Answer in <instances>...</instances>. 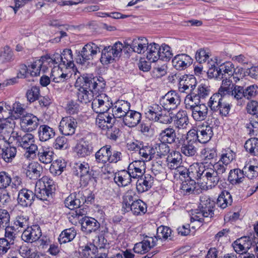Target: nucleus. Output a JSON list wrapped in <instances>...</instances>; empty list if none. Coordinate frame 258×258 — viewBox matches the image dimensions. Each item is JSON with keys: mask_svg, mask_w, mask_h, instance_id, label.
<instances>
[{"mask_svg": "<svg viewBox=\"0 0 258 258\" xmlns=\"http://www.w3.org/2000/svg\"><path fill=\"white\" fill-rule=\"evenodd\" d=\"M136 183L137 190L139 193H143L151 188L153 183V177L147 174L138 178Z\"/></svg>", "mask_w": 258, "mask_h": 258, "instance_id": "obj_21", "label": "nucleus"}, {"mask_svg": "<svg viewBox=\"0 0 258 258\" xmlns=\"http://www.w3.org/2000/svg\"><path fill=\"white\" fill-rule=\"evenodd\" d=\"M86 202L85 197L83 192H75L71 194L64 200L66 207L70 210L79 208Z\"/></svg>", "mask_w": 258, "mask_h": 258, "instance_id": "obj_11", "label": "nucleus"}, {"mask_svg": "<svg viewBox=\"0 0 258 258\" xmlns=\"http://www.w3.org/2000/svg\"><path fill=\"white\" fill-rule=\"evenodd\" d=\"M13 143L26 150L24 156L26 158L32 159L35 157L38 147L35 144L34 137L32 134H22L20 131H14L9 138V144Z\"/></svg>", "mask_w": 258, "mask_h": 258, "instance_id": "obj_1", "label": "nucleus"}, {"mask_svg": "<svg viewBox=\"0 0 258 258\" xmlns=\"http://www.w3.org/2000/svg\"><path fill=\"white\" fill-rule=\"evenodd\" d=\"M42 56L40 59H37L31 63L29 66V70L30 76L32 77H37L40 75L41 70L44 72L47 70L45 65L43 63Z\"/></svg>", "mask_w": 258, "mask_h": 258, "instance_id": "obj_34", "label": "nucleus"}, {"mask_svg": "<svg viewBox=\"0 0 258 258\" xmlns=\"http://www.w3.org/2000/svg\"><path fill=\"white\" fill-rule=\"evenodd\" d=\"M139 151L140 155L146 161L152 160L156 152L155 149L150 146L140 147Z\"/></svg>", "mask_w": 258, "mask_h": 258, "instance_id": "obj_57", "label": "nucleus"}, {"mask_svg": "<svg viewBox=\"0 0 258 258\" xmlns=\"http://www.w3.org/2000/svg\"><path fill=\"white\" fill-rule=\"evenodd\" d=\"M223 96L219 92L214 94L210 98L208 103L207 106L210 110L213 112H217L218 109L221 104L222 101L223 100Z\"/></svg>", "mask_w": 258, "mask_h": 258, "instance_id": "obj_45", "label": "nucleus"}, {"mask_svg": "<svg viewBox=\"0 0 258 258\" xmlns=\"http://www.w3.org/2000/svg\"><path fill=\"white\" fill-rule=\"evenodd\" d=\"M72 51L70 49H65L60 54L61 69H74L75 64L73 60Z\"/></svg>", "mask_w": 258, "mask_h": 258, "instance_id": "obj_23", "label": "nucleus"}, {"mask_svg": "<svg viewBox=\"0 0 258 258\" xmlns=\"http://www.w3.org/2000/svg\"><path fill=\"white\" fill-rule=\"evenodd\" d=\"M235 153L229 148L222 151L219 161L228 165L235 158Z\"/></svg>", "mask_w": 258, "mask_h": 258, "instance_id": "obj_59", "label": "nucleus"}, {"mask_svg": "<svg viewBox=\"0 0 258 258\" xmlns=\"http://www.w3.org/2000/svg\"><path fill=\"white\" fill-rule=\"evenodd\" d=\"M73 170L76 175L80 177L81 185L86 186L92 178L88 163L85 162H76L74 164Z\"/></svg>", "mask_w": 258, "mask_h": 258, "instance_id": "obj_6", "label": "nucleus"}, {"mask_svg": "<svg viewBox=\"0 0 258 258\" xmlns=\"http://www.w3.org/2000/svg\"><path fill=\"white\" fill-rule=\"evenodd\" d=\"M200 99L196 94L190 93L186 95L184 99L185 108L190 110L200 104Z\"/></svg>", "mask_w": 258, "mask_h": 258, "instance_id": "obj_52", "label": "nucleus"}, {"mask_svg": "<svg viewBox=\"0 0 258 258\" xmlns=\"http://www.w3.org/2000/svg\"><path fill=\"white\" fill-rule=\"evenodd\" d=\"M99 227V223L94 218L85 217L82 220L81 228L82 231L86 233L94 232Z\"/></svg>", "mask_w": 258, "mask_h": 258, "instance_id": "obj_25", "label": "nucleus"}, {"mask_svg": "<svg viewBox=\"0 0 258 258\" xmlns=\"http://www.w3.org/2000/svg\"><path fill=\"white\" fill-rule=\"evenodd\" d=\"M37 187L44 188L50 191L54 192L55 190V184L54 181L48 176H43L36 183Z\"/></svg>", "mask_w": 258, "mask_h": 258, "instance_id": "obj_50", "label": "nucleus"}, {"mask_svg": "<svg viewBox=\"0 0 258 258\" xmlns=\"http://www.w3.org/2000/svg\"><path fill=\"white\" fill-rule=\"evenodd\" d=\"M40 96V89L39 87L33 86L29 89L26 94L27 100L30 102H33L39 99Z\"/></svg>", "mask_w": 258, "mask_h": 258, "instance_id": "obj_62", "label": "nucleus"}, {"mask_svg": "<svg viewBox=\"0 0 258 258\" xmlns=\"http://www.w3.org/2000/svg\"><path fill=\"white\" fill-rule=\"evenodd\" d=\"M105 85L102 78H92L85 75L78 77L76 82V86H80L85 89L92 90L95 95H97L99 92L102 91Z\"/></svg>", "mask_w": 258, "mask_h": 258, "instance_id": "obj_4", "label": "nucleus"}, {"mask_svg": "<svg viewBox=\"0 0 258 258\" xmlns=\"http://www.w3.org/2000/svg\"><path fill=\"white\" fill-rule=\"evenodd\" d=\"M232 203V196L227 191H222L218 196L217 200V205L221 209H225Z\"/></svg>", "mask_w": 258, "mask_h": 258, "instance_id": "obj_46", "label": "nucleus"}, {"mask_svg": "<svg viewBox=\"0 0 258 258\" xmlns=\"http://www.w3.org/2000/svg\"><path fill=\"white\" fill-rule=\"evenodd\" d=\"M42 167L38 162H32L27 167L26 174L30 179H38L42 172Z\"/></svg>", "mask_w": 258, "mask_h": 258, "instance_id": "obj_36", "label": "nucleus"}, {"mask_svg": "<svg viewBox=\"0 0 258 258\" xmlns=\"http://www.w3.org/2000/svg\"><path fill=\"white\" fill-rule=\"evenodd\" d=\"M53 192L50 191L49 190H47V189H45L44 188H40V187H37V184L35 185V197H37V198L42 200H48V199L52 196V194Z\"/></svg>", "mask_w": 258, "mask_h": 258, "instance_id": "obj_60", "label": "nucleus"}, {"mask_svg": "<svg viewBox=\"0 0 258 258\" xmlns=\"http://www.w3.org/2000/svg\"><path fill=\"white\" fill-rule=\"evenodd\" d=\"M42 58L44 61L43 63L44 65H45L47 69L48 67H51L53 66V67H57L60 68L59 53H55L51 56L48 55L43 56Z\"/></svg>", "mask_w": 258, "mask_h": 258, "instance_id": "obj_48", "label": "nucleus"}, {"mask_svg": "<svg viewBox=\"0 0 258 258\" xmlns=\"http://www.w3.org/2000/svg\"><path fill=\"white\" fill-rule=\"evenodd\" d=\"M77 126L76 119L71 116L65 117L60 121L59 130L64 136H71L75 133Z\"/></svg>", "mask_w": 258, "mask_h": 258, "instance_id": "obj_12", "label": "nucleus"}, {"mask_svg": "<svg viewBox=\"0 0 258 258\" xmlns=\"http://www.w3.org/2000/svg\"><path fill=\"white\" fill-rule=\"evenodd\" d=\"M66 167V163L63 159H59L55 160L50 167V172L55 175H60Z\"/></svg>", "mask_w": 258, "mask_h": 258, "instance_id": "obj_53", "label": "nucleus"}, {"mask_svg": "<svg viewBox=\"0 0 258 258\" xmlns=\"http://www.w3.org/2000/svg\"><path fill=\"white\" fill-rule=\"evenodd\" d=\"M111 146L106 145L101 147L95 153V159L97 162L105 164L108 162Z\"/></svg>", "mask_w": 258, "mask_h": 258, "instance_id": "obj_41", "label": "nucleus"}, {"mask_svg": "<svg viewBox=\"0 0 258 258\" xmlns=\"http://www.w3.org/2000/svg\"><path fill=\"white\" fill-rule=\"evenodd\" d=\"M200 200L199 211L197 210V211L192 214L190 218L191 222L198 221L202 223L204 222V218H211L214 215V201L211 200L209 196L206 195L201 196Z\"/></svg>", "mask_w": 258, "mask_h": 258, "instance_id": "obj_3", "label": "nucleus"}, {"mask_svg": "<svg viewBox=\"0 0 258 258\" xmlns=\"http://www.w3.org/2000/svg\"><path fill=\"white\" fill-rule=\"evenodd\" d=\"M228 95L231 96L237 101L244 98V89L242 86L236 85H232V89Z\"/></svg>", "mask_w": 258, "mask_h": 258, "instance_id": "obj_56", "label": "nucleus"}, {"mask_svg": "<svg viewBox=\"0 0 258 258\" xmlns=\"http://www.w3.org/2000/svg\"><path fill=\"white\" fill-rule=\"evenodd\" d=\"M129 209L134 215L139 216L145 214L147 211V205L141 200H137L132 202Z\"/></svg>", "mask_w": 258, "mask_h": 258, "instance_id": "obj_38", "label": "nucleus"}, {"mask_svg": "<svg viewBox=\"0 0 258 258\" xmlns=\"http://www.w3.org/2000/svg\"><path fill=\"white\" fill-rule=\"evenodd\" d=\"M130 110V103L124 100H118L112 105V115L115 118H123Z\"/></svg>", "mask_w": 258, "mask_h": 258, "instance_id": "obj_17", "label": "nucleus"}, {"mask_svg": "<svg viewBox=\"0 0 258 258\" xmlns=\"http://www.w3.org/2000/svg\"><path fill=\"white\" fill-rule=\"evenodd\" d=\"M2 156L6 162H10L15 158L17 153V149L13 146H9L2 149Z\"/></svg>", "mask_w": 258, "mask_h": 258, "instance_id": "obj_55", "label": "nucleus"}, {"mask_svg": "<svg viewBox=\"0 0 258 258\" xmlns=\"http://www.w3.org/2000/svg\"><path fill=\"white\" fill-rule=\"evenodd\" d=\"M161 142L172 144L175 142L176 133L173 127H168L162 130L159 135Z\"/></svg>", "mask_w": 258, "mask_h": 258, "instance_id": "obj_32", "label": "nucleus"}, {"mask_svg": "<svg viewBox=\"0 0 258 258\" xmlns=\"http://www.w3.org/2000/svg\"><path fill=\"white\" fill-rule=\"evenodd\" d=\"M161 112V107L157 104H154L148 106L145 111V114L147 118L150 120L155 121Z\"/></svg>", "mask_w": 258, "mask_h": 258, "instance_id": "obj_51", "label": "nucleus"}, {"mask_svg": "<svg viewBox=\"0 0 258 258\" xmlns=\"http://www.w3.org/2000/svg\"><path fill=\"white\" fill-rule=\"evenodd\" d=\"M38 134L40 141L45 142L53 138L55 136V132L52 127L43 124L40 125Z\"/></svg>", "mask_w": 258, "mask_h": 258, "instance_id": "obj_35", "label": "nucleus"}, {"mask_svg": "<svg viewBox=\"0 0 258 258\" xmlns=\"http://www.w3.org/2000/svg\"><path fill=\"white\" fill-rule=\"evenodd\" d=\"M54 152L51 149L47 147L40 148L38 153L39 161L44 164H48L53 159Z\"/></svg>", "mask_w": 258, "mask_h": 258, "instance_id": "obj_33", "label": "nucleus"}, {"mask_svg": "<svg viewBox=\"0 0 258 258\" xmlns=\"http://www.w3.org/2000/svg\"><path fill=\"white\" fill-rule=\"evenodd\" d=\"M221 85L219 89L218 92L222 94V95H226L230 92L232 89V81L230 79V78L225 77L222 79Z\"/></svg>", "mask_w": 258, "mask_h": 258, "instance_id": "obj_61", "label": "nucleus"}, {"mask_svg": "<svg viewBox=\"0 0 258 258\" xmlns=\"http://www.w3.org/2000/svg\"><path fill=\"white\" fill-rule=\"evenodd\" d=\"M76 234V231L74 228L66 229L60 234L58 241L60 244L66 243L73 240Z\"/></svg>", "mask_w": 258, "mask_h": 258, "instance_id": "obj_49", "label": "nucleus"}, {"mask_svg": "<svg viewBox=\"0 0 258 258\" xmlns=\"http://www.w3.org/2000/svg\"><path fill=\"white\" fill-rule=\"evenodd\" d=\"M93 147L87 141H82L77 145L75 151L77 155L81 157L89 155L92 152Z\"/></svg>", "mask_w": 258, "mask_h": 258, "instance_id": "obj_39", "label": "nucleus"}, {"mask_svg": "<svg viewBox=\"0 0 258 258\" xmlns=\"http://www.w3.org/2000/svg\"><path fill=\"white\" fill-rule=\"evenodd\" d=\"M193 164L190 166L188 169H187L184 166L180 165L177 168L173 169L175 170L174 174L176 175H179V176H182L184 178L186 177H189L190 179L192 177L196 178L198 169L191 170V168Z\"/></svg>", "mask_w": 258, "mask_h": 258, "instance_id": "obj_43", "label": "nucleus"}, {"mask_svg": "<svg viewBox=\"0 0 258 258\" xmlns=\"http://www.w3.org/2000/svg\"><path fill=\"white\" fill-rule=\"evenodd\" d=\"M235 71L234 64L230 61H226L218 67L214 78L222 80L225 77L231 78Z\"/></svg>", "mask_w": 258, "mask_h": 258, "instance_id": "obj_16", "label": "nucleus"}, {"mask_svg": "<svg viewBox=\"0 0 258 258\" xmlns=\"http://www.w3.org/2000/svg\"><path fill=\"white\" fill-rule=\"evenodd\" d=\"M149 44L148 40L146 37H139L134 38L128 45L134 52L143 54L146 51Z\"/></svg>", "mask_w": 258, "mask_h": 258, "instance_id": "obj_19", "label": "nucleus"}, {"mask_svg": "<svg viewBox=\"0 0 258 258\" xmlns=\"http://www.w3.org/2000/svg\"><path fill=\"white\" fill-rule=\"evenodd\" d=\"M192 59L188 55L184 53L177 54L172 60L173 66L177 70H183L189 66Z\"/></svg>", "mask_w": 258, "mask_h": 258, "instance_id": "obj_20", "label": "nucleus"}, {"mask_svg": "<svg viewBox=\"0 0 258 258\" xmlns=\"http://www.w3.org/2000/svg\"><path fill=\"white\" fill-rule=\"evenodd\" d=\"M20 127L25 133L35 131L39 125V119L32 113H26L20 118Z\"/></svg>", "mask_w": 258, "mask_h": 258, "instance_id": "obj_10", "label": "nucleus"}, {"mask_svg": "<svg viewBox=\"0 0 258 258\" xmlns=\"http://www.w3.org/2000/svg\"><path fill=\"white\" fill-rule=\"evenodd\" d=\"M141 114L135 110H130L122 118V121L124 125L133 127L137 125L141 121Z\"/></svg>", "mask_w": 258, "mask_h": 258, "instance_id": "obj_22", "label": "nucleus"}, {"mask_svg": "<svg viewBox=\"0 0 258 258\" xmlns=\"http://www.w3.org/2000/svg\"><path fill=\"white\" fill-rule=\"evenodd\" d=\"M244 171L239 169L230 170L228 175V180L232 184H237L242 182L244 179Z\"/></svg>", "mask_w": 258, "mask_h": 258, "instance_id": "obj_42", "label": "nucleus"}, {"mask_svg": "<svg viewBox=\"0 0 258 258\" xmlns=\"http://www.w3.org/2000/svg\"><path fill=\"white\" fill-rule=\"evenodd\" d=\"M123 48V44L119 41L115 42L112 46L105 47L101 51V62L103 64L112 63L121 55Z\"/></svg>", "mask_w": 258, "mask_h": 258, "instance_id": "obj_5", "label": "nucleus"}, {"mask_svg": "<svg viewBox=\"0 0 258 258\" xmlns=\"http://www.w3.org/2000/svg\"><path fill=\"white\" fill-rule=\"evenodd\" d=\"M166 161L167 167L169 169L173 170L177 168L182 163V155L178 151H172L168 155Z\"/></svg>", "mask_w": 258, "mask_h": 258, "instance_id": "obj_30", "label": "nucleus"}, {"mask_svg": "<svg viewBox=\"0 0 258 258\" xmlns=\"http://www.w3.org/2000/svg\"><path fill=\"white\" fill-rule=\"evenodd\" d=\"M61 68L55 67L51 70L50 78L55 83H62L70 77L68 74L64 73Z\"/></svg>", "mask_w": 258, "mask_h": 258, "instance_id": "obj_40", "label": "nucleus"}, {"mask_svg": "<svg viewBox=\"0 0 258 258\" xmlns=\"http://www.w3.org/2000/svg\"><path fill=\"white\" fill-rule=\"evenodd\" d=\"M157 241L156 237H148L142 242L137 243L134 246V251L137 253L144 254L155 246Z\"/></svg>", "mask_w": 258, "mask_h": 258, "instance_id": "obj_15", "label": "nucleus"}, {"mask_svg": "<svg viewBox=\"0 0 258 258\" xmlns=\"http://www.w3.org/2000/svg\"><path fill=\"white\" fill-rule=\"evenodd\" d=\"M42 235L41 230L38 225H33L28 226L23 231L22 239L28 243H32L38 240Z\"/></svg>", "mask_w": 258, "mask_h": 258, "instance_id": "obj_13", "label": "nucleus"}, {"mask_svg": "<svg viewBox=\"0 0 258 258\" xmlns=\"http://www.w3.org/2000/svg\"><path fill=\"white\" fill-rule=\"evenodd\" d=\"M244 148L251 155L257 156L258 138L254 137L247 140L245 143Z\"/></svg>", "mask_w": 258, "mask_h": 258, "instance_id": "obj_47", "label": "nucleus"}, {"mask_svg": "<svg viewBox=\"0 0 258 258\" xmlns=\"http://www.w3.org/2000/svg\"><path fill=\"white\" fill-rule=\"evenodd\" d=\"M160 45L153 42L149 43L146 50V58L151 62H156L160 59Z\"/></svg>", "mask_w": 258, "mask_h": 258, "instance_id": "obj_31", "label": "nucleus"}, {"mask_svg": "<svg viewBox=\"0 0 258 258\" xmlns=\"http://www.w3.org/2000/svg\"><path fill=\"white\" fill-rule=\"evenodd\" d=\"M146 168L144 160H135L128 165L127 171L133 179H137L145 174Z\"/></svg>", "mask_w": 258, "mask_h": 258, "instance_id": "obj_14", "label": "nucleus"}, {"mask_svg": "<svg viewBox=\"0 0 258 258\" xmlns=\"http://www.w3.org/2000/svg\"><path fill=\"white\" fill-rule=\"evenodd\" d=\"M99 52L100 49L97 45L93 43H88L79 52L76 61L81 65H85L87 61L93 59L94 56Z\"/></svg>", "mask_w": 258, "mask_h": 258, "instance_id": "obj_7", "label": "nucleus"}, {"mask_svg": "<svg viewBox=\"0 0 258 258\" xmlns=\"http://www.w3.org/2000/svg\"><path fill=\"white\" fill-rule=\"evenodd\" d=\"M207 67L208 68L207 74L210 78H214L216 76L218 67L220 66L219 63L218 62V59L217 57H213L208 59L207 60Z\"/></svg>", "mask_w": 258, "mask_h": 258, "instance_id": "obj_54", "label": "nucleus"}, {"mask_svg": "<svg viewBox=\"0 0 258 258\" xmlns=\"http://www.w3.org/2000/svg\"><path fill=\"white\" fill-rule=\"evenodd\" d=\"M29 218L27 215L21 214L16 216L14 224L18 228H27L29 224Z\"/></svg>", "mask_w": 258, "mask_h": 258, "instance_id": "obj_63", "label": "nucleus"}, {"mask_svg": "<svg viewBox=\"0 0 258 258\" xmlns=\"http://www.w3.org/2000/svg\"><path fill=\"white\" fill-rule=\"evenodd\" d=\"M34 193L27 188H22L19 190L18 195V202L23 207L30 206L35 199Z\"/></svg>", "mask_w": 258, "mask_h": 258, "instance_id": "obj_18", "label": "nucleus"}, {"mask_svg": "<svg viewBox=\"0 0 258 258\" xmlns=\"http://www.w3.org/2000/svg\"><path fill=\"white\" fill-rule=\"evenodd\" d=\"M112 103L105 94L96 95L92 101V108L97 113L107 112L110 108Z\"/></svg>", "mask_w": 258, "mask_h": 258, "instance_id": "obj_9", "label": "nucleus"}, {"mask_svg": "<svg viewBox=\"0 0 258 258\" xmlns=\"http://www.w3.org/2000/svg\"><path fill=\"white\" fill-rule=\"evenodd\" d=\"M180 103L179 95L174 91L168 92L160 99V105L168 111L177 108Z\"/></svg>", "mask_w": 258, "mask_h": 258, "instance_id": "obj_8", "label": "nucleus"}, {"mask_svg": "<svg viewBox=\"0 0 258 258\" xmlns=\"http://www.w3.org/2000/svg\"><path fill=\"white\" fill-rule=\"evenodd\" d=\"M250 241L246 237H241L235 240L232 244L233 247L236 253L245 252L249 248Z\"/></svg>", "mask_w": 258, "mask_h": 258, "instance_id": "obj_44", "label": "nucleus"}, {"mask_svg": "<svg viewBox=\"0 0 258 258\" xmlns=\"http://www.w3.org/2000/svg\"><path fill=\"white\" fill-rule=\"evenodd\" d=\"M9 122L0 123V138L3 141L9 142V138L11 136V133L15 130H13L8 124Z\"/></svg>", "mask_w": 258, "mask_h": 258, "instance_id": "obj_58", "label": "nucleus"}, {"mask_svg": "<svg viewBox=\"0 0 258 258\" xmlns=\"http://www.w3.org/2000/svg\"><path fill=\"white\" fill-rule=\"evenodd\" d=\"M76 87H79L77 89L76 95L78 100L80 102L87 104L92 101L96 95L94 92H92V90L85 89L84 88L80 86Z\"/></svg>", "mask_w": 258, "mask_h": 258, "instance_id": "obj_27", "label": "nucleus"}, {"mask_svg": "<svg viewBox=\"0 0 258 258\" xmlns=\"http://www.w3.org/2000/svg\"><path fill=\"white\" fill-rule=\"evenodd\" d=\"M133 177L127 170H122L116 172L114 180L119 186H125L130 184Z\"/></svg>", "mask_w": 258, "mask_h": 258, "instance_id": "obj_24", "label": "nucleus"}, {"mask_svg": "<svg viewBox=\"0 0 258 258\" xmlns=\"http://www.w3.org/2000/svg\"><path fill=\"white\" fill-rule=\"evenodd\" d=\"M191 110V116L197 121L204 120L207 117L208 108L205 104H200Z\"/></svg>", "mask_w": 258, "mask_h": 258, "instance_id": "obj_29", "label": "nucleus"}, {"mask_svg": "<svg viewBox=\"0 0 258 258\" xmlns=\"http://www.w3.org/2000/svg\"><path fill=\"white\" fill-rule=\"evenodd\" d=\"M194 169H198L196 178L202 179L207 187L212 188L215 187L221 178L214 169L210 166V164L200 165L198 163H195L191 168V170Z\"/></svg>", "mask_w": 258, "mask_h": 258, "instance_id": "obj_2", "label": "nucleus"}, {"mask_svg": "<svg viewBox=\"0 0 258 258\" xmlns=\"http://www.w3.org/2000/svg\"><path fill=\"white\" fill-rule=\"evenodd\" d=\"M196 182L194 180H187L182 182L180 189L184 195H189L194 192L195 189Z\"/></svg>", "mask_w": 258, "mask_h": 258, "instance_id": "obj_64", "label": "nucleus"}, {"mask_svg": "<svg viewBox=\"0 0 258 258\" xmlns=\"http://www.w3.org/2000/svg\"><path fill=\"white\" fill-rule=\"evenodd\" d=\"M199 142L207 143L213 135L212 127L209 125L202 124L198 126Z\"/></svg>", "mask_w": 258, "mask_h": 258, "instance_id": "obj_26", "label": "nucleus"}, {"mask_svg": "<svg viewBox=\"0 0 258 258\" xmlns=\"http://www.w3.org/2000/svg\"><path fill=\"white\" fill-rule=\"evenodd\" d=\"M197 144L193 142V141H184L182 144L180 151L184 155L187 157H192L197 153Z\"/></svg>", "mask_w": 258, "mask_h": 258, "instance_id": "obj_37", "label": "nucleus"}, {"mask_svg": "<svg viewBox=\"0 0 258 258\" xmlns=\"http://www.w3.org/2000/svg\"><path fill=\"white\" fill-rule=\"evenodd\" d=\"M175 126L178 129H185L189 124V118L186 111L179 110L173 117Z\"/></svg>", "mask_w": 258, "mask_h": 258, "instance_id": "obj_28", "label": "nucleus"}]
</instances>
